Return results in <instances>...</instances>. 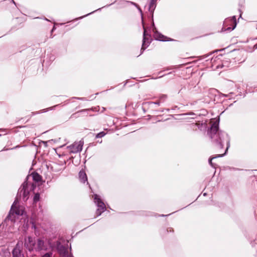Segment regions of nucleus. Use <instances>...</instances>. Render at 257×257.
Instances as JSON below:
<instances>
[{
	"instance_id": "4be33fe9",
	"label": "nucleus",
	"mask_w": 257,
	"mask_h": 257,
	"mask_svg": "<svg viewBox=\"0 0 257 257\" xmlns=\"http://www.w3.org/2000/svg\"><path fill=\"white\" fill-rule=\"evenodd\" d=\"M181 66H182V65H178V66H173L170 67L169 68H168L167 69V70H172V69H177L178 68L181 67Z\"/></svg>"
},
{
	"instance_id": "f257e3e1",
	"label": "nucleus",
	"mask_w": 257,
	"mask_h": 257,
	"mask_svg": "<svg viewBox=\"0 0 257 257\" xmlns=\"http://www.w3.org/2000/svg\"><path fill=\"white\" fill-rule=\"evenodd\" d=\"M207 134L216 148L222 149L223 147V143L226 142V148L224 153L218 155L209 159V164L212 167L215 168V166L212 161L214 159L222 157L226 154L230 147V138L227 133L223 131H219V123L217 122H214L211 124L210 127L207 131Z\"/></svg>"
},
{
	"instance_id": "ddd939ff",
	"label": "nucleus",
	"mask_w": 257,
	"mask_h": 257,
	"mask_svg": "<svg viewBox=\"0 0 257 257\" xmlns=\"http://www.w3.org/2000/svg\"><path fill=\"white\" fill-rule=\"evenodd\" d=\"M13 257H24L23 254L18 247H15L13 251Z\"/></svg>"
},
{
	"instance_id": "f3484780",
	"label": "nucleus",
	"mask_w": 257,
	"mask_h": 257,
	"mask_svg": "<svg viewBox=\"0 0 257 257\" xmlns=\"http://www.w3.org/2000/svg\"><path fill=\"white\" fill-rule=\"evenodd\" d=\"M190 127L192 129H194V126H197V128L199 129L200 130H202V128L205 126V124L201 123H191L190 124Z\"/></svg>"
},
{
	"instance_id": "f704fd0d",
	"label": "nucleus",
	"mask_w": 257,
	"mask_h": 257,
	"mask_svg": "<svg viewBox=\"0 0 257 257\" xmlns=\"http://www.w3.org/2000/svg\"><path fill=\"white\" fill-rule=\"evenodd\" d=\"M197 126H194V129H193V130H197Z\"/></svg>"
},
{
	"instance_id": "e433bc0d",
	"label": "nucleus",
	"mask_w": 257,
	"mask_h": 257,
	"mask_svg": "<svg viewBox=\"0 0 257 257\" xmlns=\"http://www.w3.org/2000/svg\"><path fill=\"white\" fill-rule=\"evenodd\" d=\"M255 28L257 29V24H255Z\"/></svg>"
},
{
	"instance_id": "9d476101",
	"label": "nucleus",
	"mask_w": 257,
	"mask_h": 257,
	"mask_svg": "<svg viewBox=\"0 0 257 257\" xmlns=\"http://www.w3.org/2000/svg\"><path fill=\"white\" fill-rule=\"evenodd\" d=\"M153 31L154 32V36L155 38L158 41H168L166 40L167 37L164 36L162 34L158 32L156 28L155 27L154 23L153 22Z\"/></svg>"
},
{
	"instance_id": "4468645a",
	"label": "nucleus",
	"mask_w": 257,
	"mask_h": 257,
	"mask_svg": "<svg viewBox=\"0 0 257 257\" xmlns=\"http://www.w3.org/2000/svg\"><path fill=\"white\" fill-rule=\"evenodd\" d=\"M79 177L80 181L82 183H84L86 181H87V177L86 173L83 171H80L79 173Z\"/></svg>"
},
{
	"instance_id": "7ed1b4c3",
	"label": "nucleus",
	"mask_w": 257,
	"mask_h": 257,
	"mask_svg": "<svg viewBox=\"0 0 257 257\" xmlns=\"http://www.w3.org/2000/svg\"><path fill=\"white\" fill-rule=\"evenodd\" d=\"M237 25L236 17L235 16L226 18L223 23L221 32H230L233 30Z\"/></svg>"
},
{
	"instance_id": "423d86ee",
	"label": "nucleus",
	"mask_w": 257,
	"mask_h": 257,
	"mask_svg": "<svg viewBox=\"0 0 257 257\" xmlns=\"http://www.w3.org/2000/svg\"><path fill=\"white\" fill-rule=\"evenodd\" d=\"M49 247H53V245L49 240H44V239L39 238L38 239L37 241H36L35 250L38 251H40L42 250H46Z\"/></svg>"
},
{
	"instance_id": "f8f14e48",
	"label": "nucleus",
	"mask_w": 257,
	"mask_h": 257,
	"mask_svg": "<svg viewBox=\"0 0 257 257\" xmlns=\"http://www.w3.org/2000/svg\"><path fill=\"white\" fill-rule=\"evenodd\" d=\"M90 109H93L92 108H91V109H82L81 110L78 111L77 112H75V113H73V114H72L71 116V118H76L77 117H79V113H84V115H87V111L90 110Z\"/></svg>"
},
{
	"instance_id": "2eb2a0df",
	"label": "nucleus",
	"mask_w": 257,
	"mask_h": 257,
	"mask_svg": "<svg viewBox=\"0 0 257 257\" xmlns=\"http://www.w3.org/2000/svg\"><path fill=\"white\" fill-rule=\"evenodd\" d=\"M57 106V105H54L53 106L49 107L48 108L43 109H42V110H41L40 111H38L32 112V115H34L40 114V113H41L46 112L48 111V110H53L55 108V107H56Z\"/></svg>"
},
{
	"instance_id": "cd10ccee",
	"label": "nucleus",
	"mask_w": 257,
	"mask_h": 257,
	"mask_svg": "<svg viewBox=\"0 0 257 257\" xmlns=\"http://www.w3.org/2000/svg\"><path fill=\"white\" fill-rule=\"evenodd\" d=\"M136 7L138 9V10L140 12V13H141V16H142V18H143V12H142V11L141 9L140 8V7L138 5V7Z\"/></svg>"
},
{
	"instance_id": "6ab92c4d",
	"label": "nucleus",
	"mask_w": 257,
	"mask_h": 257,
	"mask_svg": "<svg viewBox=\"0 0 257 257\" xmlns=\"http://www.w3.org/2000/svg\"><path fill=\"white\" fill-rule=\"evenodd\" d=\"M167 98V96L166 94H162L159 96V100L161 101V103H163L165 101Z\"/></svg>"
},
{
	"instance_id": "a878e982",
	"label": "nucleus",
	"mask_w": 257,
	"mask_h": 257,
	"mask_svg": "<svg viewBox=\"0 0 257 257\" xmlns=\"http://www.w3.org/2000/svg\"><path fill=\"white\" fill-rule=\"evenodd\" d=\"M126 3H127V4H131V5H134V6H135L136 7H138V4H136V3H134V2H131V1H126Z\"/></svg>"
},
{
	"instance_id": "a211bd4d",
	"label": "nucleus",
	"mask_w": 257,
	"mask_h": 257,
	"mask_svg": "<svg viewBox=\"0 0 257 257\" xmlns=\"http://www.w3.org/2000/svg\"><path fill=\"white\" fill-rule=\"evenodd\" d=\"M111 5V4H110V5H107V6H104V7H108V6H110ZM104 8V7H102L101 8H99V9H98L97 10H95V11H93V12H91V13H89V14H86V15H84V16H81V17H79V18H76L75 20H79V19H83V18L86 17L88 16H89V15H91V14H93V13H95V12H96V11H100L101 9H102V8Z\"/></svg>"
},
{
	"instance_id": "f03ea898",
	"label": "nucleus",
	"mask_w": 257,
	"mask_h": 257,
	"mask_svg": "<svg viewBox=\"0 0 257 257\" xmlns=\"http://www.w3.org/2000/svg\"><path fill=\"white\" fill-rule=\"evenodd\" d=\"M24 213V207L19 205L18 204V201L16 199L11 206L8 215L5 220V223L9 224L15 223L16 217L18 218L20 216H23Z\"/></svg>"
},
{
	"instance_id": "412c9836",
	"label": "nucleus",
	"mask_w": 257,
	"mask_h": 257,
	"mask_svg": "<svg viewBox=\"0 0 257 257\" xmlns=\"http://www.w3.org/2000/svg\"><path fill=\"white\" fill-rule=\"evenodd\" d=\"M105 135H106V133L105 132H101L98 133L96 135L95 138H102L103 137H104Z\"/></svg>"
},
{
	"instance_id": "58836bf2",
	"label": "nucleus",
	"mask_w": 257,
	"mask_h": 257,
	"mask_svg": "<svg viewBox=\"0 0 257 257\" xmlns=\"http://www.w3.org/2000/svg\"><path fill=\"white\" fill-rule=\"evenodd\" d=\"M13 2L14 4H16L15 2L13 0Z\"/></svg>"
},
{
	"instance_id": "ea45409f",
	"label": "nucleus",
	"mask_w": 257,
	"mask_h": 257,
	"mask_svg": "<svg viewBox=\"0 0 257 257\" xmlns=\"http://www.w3.org/2000/svg\"><path fill=\"white\" fill-rule=\"evenodd\" d=\"M45 20H46V21H49V20H48L47 19H46V18H45Z\"/></svg>"
},
{
	"instance_id": "c9c22d12",
	"label": "nucleus",
	"mask_w": 257,
	"mask_h": 257,
	"mask_svg": "<svg viewBox=\"0 0 257 257\" xmlns=\"http://www.w3.org/2000/svg\"><path fill=\"white\" fill-rule=\"evenodd\" d=\"M206 195H207L206 193H203V195H204V196H206Z\"/></svg>"
},
{
	"instance_id": "0eeeda50",
	"label": "nucleus",
	"mask_w": 257,
	"mask_h": 257,
	"mask_svg": "<svg viewBox=\"0 0 257 257\" xmlns=\"http://www.w3.org/2000/svg\"><path fill=\"white\" fill-rule=\"evenodd\" d=\"M84 142L82 141L75 142L67 147L68 152L70 154H76L80 152L82 150Z\"/></svg>"
},
{
	"instance_id": "473e14b6",
	"label": "nucleus",
	"mask_w": 257,
	"mask_h": 257,
	"mask_svg": "<svg viewBox=\"0 0 257 257\" xmlns=\"http://www.w3.org/2000/svg\"><path fill=\"white\" fill-rule=\"evenodd\" d=\"M253 48L254 49H257V43L253 46Z\"/></svg>"
},
{
	"instance_id": "c756f323",
	"label": "nucleus",
	"mask_w": 257,
	"mask_h": 257,
	"mask_svg": "<svg viewBox=\"0 0 257 257\" xmlns=\"http://www.w3.org/2000/svg\"><path fill=\"white\" fill-rule=\"evenodd\" d=\"M30 185H31V189L34 190V188L35 187L34 184H30Z\"/></svg>"
},
{
	"instance_id": "1a4fd4ad",
	"label": "nucleus",
	"mask_w": 257,
	"mask_h": 257,
	"mask_svg": "<svg viewBox=\"0 0 257 257\" xmlns=\"http://www.w3.org/2000/svg\"><path fill=\"white\" fill-rule=\"evenodd\" d=\"M36 241L31 237H28L25 239V246L29 250H34L35 248Z\"/></svg>"
},
{
	"instance_id": "393cba45",
	"label": "nucleus",
	"mask_w": 257,
	"mask_h": 257,
	"mask_svg": "<svg viewBox=\"0 0 257 257\" xmlns=\"http://www.w3.org/2000/svg\"><path fill=\"white\" fill-rule=\"evenodd\" d=\"M73 98H75V99H78V100H83V101H87V100H88L85 97H73Z\"/></svg>"
},
{
	"instance_id": "b1692460",
	"label": "nucleus",
	"mask_w": 257,
	"mask_h": 257,
	"mask_svg": "<svg viewBox=\"0 0 257 257\" xmlns=\"http://www.w3.org/2000/svg\"><path fill=\"white\" fill-rule=\"evenodd\" d=\"M150 104H157L158 105H160V103H161L160 101L159 100H158L157 101H155V102H153V101H150L149 102Z\"/></svg>"
},
{
	"instance_id": "bb28decb",
	"label": "nucleus",
	"mask_w": 257,
	"mask_h": 257,
	"mask_svg": "<svg viewBox=\"0 0 257 257\" xmlns=\"http://www.w3.org/2000/svg\"><path fill=\"white\" fill-rule=\"evenodd\" d=\"M52 254L51 253H46L42 257H51Z\"/></svg>"
},
{
	"instance_id": "4c0bfd02",
	"label": "nucleus",
	"mask_w": 257,
	"mask_h": 257,
	"mask_svg": "<svg viewBox=\"0 0 257 257\" xmlns=\"http://www.w3.org/2000/svg\"><path fill=\"white\" fill-rule=\"evenodd\" d=\"M160 111H161V112H163L164 111V110H163V109H162V110H160Z\"/></svg>"
},
{
	"instance_id": "20e7f679",
	"label": "nucleus",
	"mask_w": 257,
	"mask_h": 257,
	"mask_svg": "<svg viewBox=\"0 0 257 257\" xmlns=\"http://www.w3.org/2000/svg\"><path fill=\"white\" fill-rule=\"evenodd\" d=\"M29 183L27 180L22 184L20 188L19 189L18 191L17 197L19 196L20 198H22V199L24 201H26L29 198Z\"/></svg>"
},
{
	"instance_id": "72a5a7b5",
	"label": "nucleus",
	"mask_w": 257,
	"mask_h": 257,
	"mask_svg": "<svg viewBox=\"0 0 257 257\" xmlns=\"http://www.w3.org/2000/svg\"><path fill=\"white\" fill-rule=\"evenodd\" d=\"M55 30V26H54L51 30V33H52Z\"/></svg>"
},
{
	"instance_id": "aec40b11",
	"label": "nucleus",
	"mask_w": 257,
	"mask_h": 257,
	"mask_svg": "<svg viewBox=\"0 0 257 257\" xmlns=\"http://www.w3.org/2000/svg\"><path fill=\"white\" fill-rule=\"evenodd\" d=\"M40 198V196L39 193H36L33 198L34 202L36 203L37 202L39 201Z\"/></svg>"
},
{
	"instance_id": "7c9ffc66",
	"label": "nucleus",
	"mask_w": 257,
	"mask_h": 257,
	"mask_svg": "<svg viewBox=\"0 0 257 257\" xmlns=\"http://www.w3.org/2000/svg\"><path fill=\"white\" fill-rule=\"evenodd\" d=\"M0 132H5V134H7V130L6 129H0Z\"/></svg>"
},
{
	"instance_id": "dca6fc26",
	"label": "nucleus",
	"mask_w": 257,
	"mask_h": 257,
	"mask_svg": "<svg viewBox=\"0 0 257 257\" xmlns=\"http://www.w3.org/2000/svg\"><path fill=\"white\" fill-rule=\"evenodd\" d=\"M33 180L36 182H40L42 179V177L38 173L34 172L32 174Z\"/></svg>"
},
{
	"instance_id": "2f4dec72",
	"label": "nucleus",
	"mask_w": 257,
	"mask_h": 257,
	"mask_svg": "<svg viewBox=\"0 0 257 257\" xmlns=\"http://www.w3.org/2000/svg\"><path fill=\"white\" fill-rule=\"evenodd\" d=\"M31 223H32V225H36V222L35 221H34L33 220L32 221H31Z\"/></svg>"
},
{
	"instance_id": "9b49d317",
	"label": "nucleus",
	"mask_w": 257,
	"mask_h": 257,
	"mask_svg": "<svg viewBox=\"0 0 257 257\" xmlns=\"http://www.w3.org/2000/svg\"><path fill=\"white\" fill-rule=\"evenodd\" d=\"M157 0H151L149 4V11L150 12L152 19H153V15L154 11L156 8Z\"/></svg>"
},
{
	"instance_id": "5701e85b",
	"label": "nucleus",
	"mask_w": 257,
	"mask_h": 257,
	"mask_svg": "<svg viewBox=\"0 0 257 257\" xmlns=\"http://www.w3.org/2000/svg\"><path fill=\"white\" fill-rule=\"evenodd\" d=\"M20 146L18 145L13 148H11V149H8V148H6V147H5L1 151H8V150H14V149H17V148H20Z\"/></svg>"
},
{
	"instance_id": "39448f33",
	"label": "nucleus",
	"mask_w": 257,
	"mask_h": 257,
	"mask_svg": "<svg viewBox=\"0 0 257 257\" xmlns=\"http://www.w3.org/2000/svg\"><path fill=\"white\" fill-rule=\"evenodd\" d=\"M94 202L97 207V209L96 211V214L97 216H100L102 212L105 211V205L100 199L99 195L97 194L94 195Z\"/></svg>"
},
{
	"instance_id": "6e6552de",
	"label": "nucleus",
	"mask_w": 257,
	"mask_h": 257,
	"mask_svg": "<svg viewBox=\"0 0 257 257\" xmlns=\"http://www.w3.org/2000/svg\"><path fill=\"white\" fill-rule=\"evenodd\" d=\"M144 29V33H143V44L142 48L141 49L140 54L138 56L139 57L141 55H142L144 50L148 47L149 44L150 43V41L149 40V37H150V35L148 33L146 28L145 26H143Z\"/></svg>"
},
{
	"instance_id": "c85d7f7f",
	"label": "nucleus",
	"mask_w": 257,
	"mask_h": 257,
	"mask_svg": "<svg viewBox=\"0 0 257 257\" xmlns=\"http://www.w3.org/2000/svg\"><path fill=\"white\" fill-rule=\"evenodd\" d=\"M185 114L186 115H191V116L196 115V114L194 112H189V113H186Z\"/></svg>"
}]
</instances>
